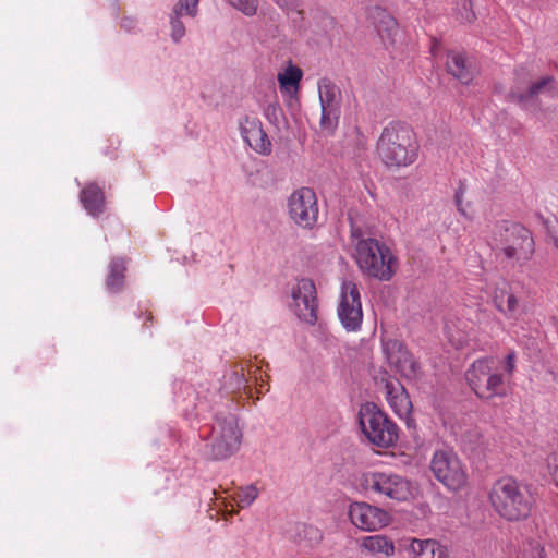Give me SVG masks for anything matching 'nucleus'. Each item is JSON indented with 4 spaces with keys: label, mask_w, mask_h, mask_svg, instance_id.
I'll return each mask as SVG.
<instances>
[{
    "label": "nucleus",
    "mask_w": 558,
    "mask_h": 558,
    "mask_svg": "<svg viewBox=\"0 0 558 558\" xmlns=\"http://www.w3.org/2000/svg\"><path fill=\"white\" fill-rule=\"evenodd\" d=\"M318 94L322 109L319 126L323 132L331 134L340 117L341 92L330 80L322 78L318 82Z\"/></svg>",
    "instance_id": "12"
},
{
    "label": "nucleus",
    "mask_w": 558,
    "mask_h": 558,
    "mask_svg": "<svg viewBox=\"0 0 558 558\" xmlns=\"http://www.w3.org/2000/svg\"><path fill=\"white\" fill-rule=\"evenodd\" d=\"M362 548L376 557H389L395 553L392 541L384 535H371L362 538Z\"/></svg>",
    "instance_id": "23"
},
{
    "label": "nucleus",
    "mask_w": 558,
    "mask_h": 558,
    "mask_svg": "<svg viewBox=\"0 0 558 558\" xmlns=\"http://www.w3.org/2000/svg\"><path fill=\"white\" fill-rule=\"evenodd\" d=\"M383 351L389 366L397 373L409 379L417 377L420 365L402 342L396 339L385 340Z\"/></svg>",
    "instance_id": "15"
},
{
    "label": "nucleus",
    "mask_w": 558,
    "mask_h": 558,
    "mask_svg": "<svg viewBox=\"0 0 558 558\" xmlns=\"http://www.w3.org/2000/svg\"><path fill=\"white\" fill-rule=\"evenodd\" d=\"M298 317L306 324L317 320L316 287L311 279H301L292 292Z\"/></svg>",
    "instance_id": "16"
},
{
    "label": "nucleus",
    "mask_w": 558,
    "mask_h": 558,
    "mask_svg": "<svg viewBox=\"0 0 558 558\" xmlns=\"http://www.w3.org/2000/svg\"><path fill=\"white\" fill-rule=\"evenodd\" d=\"M359 489L367 497H376L395 502H407L414 498L413 483L391 471H369L357 478Z\"/></svg>",
    "instance_id": "3"
},
{
    "label": "nucleus",
    "mask_w": 558,
    "mask_h": 558,
    "mask_svg": "<svg viewBox=\"0 0 558 558\" xmlns=\"http://www.w3.org/2000/svg\"><path fill=\"white\" fill-rule=\"evenodd\" d=\"M493 302L498 312L507 318H514L519 311V299L508 282L497 284L493 292Z\"/></svg>",
    "instance_id": "19"
},
{
    "label": "nucleus",
    "mask_w": 558,
    "mask_h": 558,
    "mask_svg": "<svg viewBox=\"0 0 558 558\" xmlns=\"http://www.w3.org/2000/svg\"><path fill=\"white\" fill-rule=\"evenodd\" d=\"M408 553L410 558H449L447 549L434 539L412 538Z\"/></svg>",
    "instance_id": "20"
},
{
    "label": "nucleus",
    "mask_w": 558,
    "mask_h": 558,
    "mask_svg": "<svg viewBox=\"0 0 558 558\" xmlns=\"http://www.w3.org/2000/svg\"><path fill=\"white\" fill-rule=\"evenodd\" d=\"M385 395L391 410L400 417L408 420L412 413V402L401 383L397 379H387Z\"/></svg>",
    "instance_id": "18"
},
{
    "label": "nucleus",
    "mask_w": 558,
    "mask_h": 558,
    "mask_svg": "<svg viewBox=\"0 0 558 558\" xmlns=\"http://www.w3.org/2000/svg\"><path fill=\"white\" fill-rule=\"evenodd\" d=\"M258 497V489L255 485H247L238 490L235 500L241 508L251 506Z\"/></svg>",
    "instance_id": "29"
},
{
    "label": "nucleus",
    "mask_w": 558,
    "mask_h": 558,
    "mask_svg": "<svg viewBox=\"0 0 558 558\" xmlns=\"http://www.w3.org/2000/svg\"><path fill=\"white\" fill-rule=\"evenodd\" d=\"M515 75L517 78L509 96L525 110L535 112L542 96L550 98L558 96V89L551 76H544L533 83L525 84L519 71L515 72Z\"/></svg>",
    "instance_id": "10"
},
{
    "label": "nucleus",
    "mask_w": 558,
    "mask_h": 558,
    "mask_svg": "<svg viewBox=\"0 0 558 558\" xmlns=\"http://www.w3.org/2000/svg\"><path fill=\"white\" fill-rule=\"evenodd\" d=\"M280 8L287 10V11H294L298 10V13H302L301 10H299L300 3L299 0H274Z\"/></svg>",
    "instance_id": "35"
},
{
    "label": "nucleus",
    "mask_w": 558,
    "mask_h": 558,
    "mask_svg": "<svg viewBox=\"0 0 558 558\" xmlns=\"http://www.w3.org/2000/svg\"><path fill=\"white\" fill-rule=\"evenodd\" d=\"M288 215L303 229H313L318 221L317 195L311 187H300L288 197Z\"/></svg>",
    "instance_id": "11"
},
{
    "label": "nucleus",
    "mask_w": 558,
    "mask_h": 558,
    "mask_svg": "<svg viewBox=\"0 0 558 558\" xmlns=\"http://www.w3.org/2000/svg\"><path fill=\"white\" fill-rule=\"evenodd\" d=\"M418 153V144L412 129L404 124L391 123L384 128L377 141V154L389 168L412 165Z\"/></svg>",
    "instance_id": "2"
},
{
    "label": "nucleus",
    "mask_w": 558,
    "mask_h": 558,
    "mask_svg": "<svg viewBox=\"0 0 558 558\" xmlns=\"http://www.w3.org/2000/svg\"><path fill=\"white\" fill-rule=\"evenodd\" d=\"M183 15V3L178 2L172 10L170 15V24H171V37L173 40L178 41L185 35V27L182 21L180 20Z\"/></svg>",
    "instance_id": "28"
},
{
    "label": "nucleus",
    "mask_w": 558,
    "mask_h": 558,
    "mask_svg": "<svg viewBox=\"0 0 558 558\" xmlns=\"http://www.w3.org/2000/svg\"><path fill=\"white\" fill-rule=\"evenodd\" d=\"M242 430L235 414L220 412L215 415L209 435L206 437L208 458L226 460L235 454L242 444Z\"/></svg>",
    "instance_id": "5"
},
{
    "label": "nucleus",
    "mask_w": 558,
    "mask_h": 558,
    "mask_svg": "<svg viewBox=\"0 0 558 558\" xmlns=\"http://www.w3.org/2000/svg\"><path fill=\"white\" fill-rule=\"evenodd\" d=\"M349 518L362 531H378L390 523V515L386 510L365 501L352 502Z\"/></svg>",
    "instance_id": "14"
},
{
    "label": "nucleus",
    "mask_w": 558,
    "mask_h": 558,
    "mask_svg": "<svg viewBox=\"0 0 558 558\" xmlns=\"http://www.w3.org/2000/svg\"><path fill=\"white\" fill-rule=\"evenodd\" d=\"M458 19L462 23H471L475 19L470 0H461V9L458 12Z\"/></svg>",
    "instance_id": "32"
},
{
    "label": "nucleus",
    "mask_w": 558,
    "mask_h": 558,
    "mask_svg": "<svg viewBox=\"0 0 558 558\" xmlns=\"http://www.w3.org/2000/svg\"><path fill=\"white\" fill-rule=\"evenodd\" d=\"M555 246L558 248V239L555 240Z\"/></svg>",
    "instance_id": "38"
},
{
    "label": "nucleus",
    "mask_w": 558,
    "mask_h": 558,
    "mask_svg": "<svg viewBox=\"0 0 558 558\" xmlns=\"http://www.w3.org/2000/svg\"><path fill=\"white\" fill-rule=\"evenodd\" d=\"M457 198V204H458V210L462 214V215H465L464 210L461 208V197L459 194H457L456 196Z\"/></svg>",
    "instance_id": "37"
},
{
    "label": "nucleus",
    "mask_w": 558,
    "mask_h": 558,
    "mask_svg": "<svg viewBox=\"0 0 558 558\" xmlns=\"http://www.w3.org/2000/svg\"><path fill=\"white\" fill-rule=\"evenodd\" d=\"M233 374L238 378L239 386H243L244 388L246 387V384L248 383V380L254 378L255 384L257 386L256 389H257L258 393L263 392V388L267 384V381L265 379L267 377V375L266 374L263 375L260 367H258V366H253V365L248 366V369H247L248 378L246 377L245 368L242 365L240 367L236 366Z\"/></svg>",
    "instance_id": "26"
},
{
    "label": "nucleus",
    "mask_w": 558,
    "mask_h": 558,
    "mask_svg": "<svg viewBox=\"0 0 558 558\" xmlns=\"http://www.w3.org/2000/svg\"><path fill=\"white\" fill-rule=\"evenodd\" d=\"M468 384L481 399L505 397L507 393L504 375L494 371V359L486 356L474 361L465 373Z\"/></svg>",
    "instance_id": "7"
},
{
    "label": "nucleus",
    "mask_w": 558,
    "mask_h": 558,
    "mask_svg": "<svg viewBox=\"0 0 558 558\" xmlns=\"http://www.w3.org/2000/svg\"><path fill=\"white\" fill-rule=\"evenodd\" d=\"M354 258L360 270L381 281L392 278L397 259L391 250L374 238H361L355 242Z\"/></svg>",
    "instance_id": "4"
},
{
    "label": "nucleus",
    "mask_w": 558,
    "mask_h": 558,
    "mask_svg": "<svg viewBox=\"0 0 558 558\" xmlns=\"http://www.w3.org/2000/svg\"><path fill=\"white\" fill-rule=\"evenodd\" d=\"M241 135L244 142L256 153L269 155L271 142L263 130L262 122L256 117H244L240 121Z\"/></svg>",
    "instance_id": "17"
},
{
    "label": "nucleus",
    "mask_w": 558,
    "mask_h": 558,
    "mask_svg": "<svg viewBox=\"0 0 558 558\" xmlns=\"http://www.w3.org/2000/svg\"><path fill=\"white\" fill-rule=\"evenodd\" d=\"M231 5L242 11L245 15L252 16L257 12V0H228Z\"/></svg>",
    "instance_id": "30"
},
{
    "label": "nucleus",
    "mask_w": 558,
    "mask_h": 558,
    "mask_svg": "<svg viewBox=\"0 0 558 558\" xmlns=\"http://www.w3.org/2000/svg\"><path fill=\"white\" fill-rule=\"evenodd\" d=\"M494 245L506 258L519 264L527 262L534 253L531 232L520 223L504 222L497 226Z\"/></svg>",
    "instance_id": "6"
},
{
    "label": "nucleus",
    "mask_w": 558,
    "mask_h": 558,
    "mask_svg": "<svg viewBox=\"0 0 558 558\" xmlns=\"http://www.w3.org/2000/svg\"><path fill=\"white\" fill-rule=\"evenodd\" d=\"M181 2L183 3V15H187L191 17L196 16L199 0H184V2Z\"/></svg>",
    "instance_id": "34"
},
{
    "label": "nucleus",
    "mask_w": 558,
    "mask_h": 558,
    "mask_svg": "<svg viewBox=\"0 0 558 558\" xmlns=\"http://www.w3.org/2000/svg\"><path fill=\"white\" fill-rule=\"evenodd\" d=\"M81 202L92 216H98L104 210L105 195L102 190L94 183L86 185L81 192Z\"/></svg>",
    "instance_id": "22"
},
{
    "label": "nucleus",
    "mask_w": 558,
    "mask_h": 558,
    "mask_svg": "<svg viewBox=\"0 0 558 558\" xmlns=\"http://www.w3.org/2000/svg\"><path fill=\"white\" fill-rule=\"evenodd\" d=\"M488 500L494 511L509 522L526 520L535 502L530 488L509 476L493 483Z\"/></svg>",
    "instance_id": "1"
},
{
    "label": "nucleus",
    "mask_w": 558,
    "mask_h": 558,
    "mask_svg": "<svg viewBox=\"0 0 558 558\" xmlns=\"http://www.w3.org/2000/svg\"><path fill=\"white\" fill-rule=\"evenodd\" d=\"M338 316L348 331L360 329L363 320V311L360 291L353 281H344L341 286Z\"/></svg>",
    "instance_id": "13"
},
{
    "label": "nucleus",
    "mask_w": 558,
    "mask_h": 558,
    "mask_svg": "<svg viewBox=\"0 0 558 558\" xmlns=\"http://www.w3.org/2000/svg\"><path fill=\"white\" fill-rule=\"evenodd\" d=\"M302 78V69L289 61L277 75L281 94L291 97L298 95L301 88Z\"/></svg>",
    "instance_id": "21"
},
{
    "label": "nucleus",
    "mask_w": 558,
    "mask_h": 558,
    "mask_svg": "<svg viewBox=\"0 0 558 558\" xmlns=\"http://www.w3.org/2000/svg\"><path fill=\"white\" fill-rule=\"evenodd\" d=\"M550 468L555 484L558 487V453L551 458Z\"/></svg>",
    "instance_id": "36"
},
{
    "label": "nucleus",
    "mask_w": 558,
    "mask_h": 558,
    "mask_svg": "<svg viewBox=\"0 0 558 558\" xmlns=\"http://www.w3.org/2000/svg\"><path fill=\"white\" fill-rule=\"evenodd\" d=\"M517 353L515 351L511 350L507 353L505 360H504V378L511 379L513 377V374L517 369Z\"/></svg>",
    "instance_id": "31"
},
{
    "label": "nucleus",
    "mask_w": 558,
    "mask_h": 558,
    "mask_svg": "<svg viewBox=\"0 0 558 558\" xmlns=\"http://www.w3.org/2000/svg\"><path fill=\"white\" fill-rule=\"evenodd\" d=\"M429 469L434 477L449 492H460L468 485L466 466L451 449L436 450Z\"/></svg>",
    "instance_id": "9"
},
{
    "label": "nucleus",
    "mask_w": 558,
    "mask_h": 558,
    "mask_svg": "<svg viewBox=\"0 0 558 558\" xmlns=\"http://www.w3.org/2000/svg\"><path fill=\"white\" fill-rule=\"evenodd\" d=\"M447 70L448 72L459 80L463 84H468L472 81V72L466 65L465 58L459 52H451L447 57Z\"/></svg>",
    "instance_id": "25"
},
{
    "label": "nucleus",
    "mask_w": 558,
    "mask_h": 558,
    "mask_svg": "<svg viewBox=\"0 0 558 558\" xmlns=\"http://www.w3.org/2000/svg\"><path fill=\"white\" fill-rule=\"evenodd\" d=\"M376 29L385 46H393L399 33L397 20L386 12L378 15Z\"/></svg>",
    "instance_id": "24"
},
{
    "label": "nucleus",
    "mask_w": 558,
    "mask_h": 558,
    "mask_svg": "<svg viewBox=\"0 0 558 558\" xmlns=\"http://www.w3.org/2000/svg\"><path fill=\"white\" fill-rule=\"evenodd\" d=\"M125 262L121 258L112 260L110 272L107 279V288L112 291H119L124 283Z\"/></svg>",
    "instance_id": "27"
},
{
    "label": "nucleus",
    "mask_w": 558,
    "mask_h": 558,
    "mask_svg": "<svg viewBox=\"0 0 558 558\" xmlns=\"http://www.w3.org/2000/svg\"><path fill=\"white\" fill-rule=\"evenodd\" d=\"M520 558H545L544 548L539 544L532 545L521 554Z\"/></svg>",
    "instance_id": "33"
},
{
    "label": "nucleus",
    "mask_w": 558,
    "mask_h": 558,
    "mask_svg": "<svg viewBox=\"0 0 558 558\" xmlns=\"http://www.w3.org/2000/svg\"><path fill=\"white\" fill-rule=\"evenodd\" d=\"M360 425L366 438L380 448H389L398 440V427L374 403H367L360 410Z\"/></svg>",
    "instance_id": "8"
}]
</instances>
